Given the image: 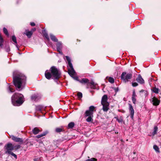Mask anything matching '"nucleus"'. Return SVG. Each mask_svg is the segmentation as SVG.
<instances>
[{
    "label": "nucleus",
    "mask_w": 161,
    "mask_h": 161,
    "mask_svg": "<svg viewBox=\"0 0 161 161\" xmlns=\"http://www.w3.org/2000/svg\"><path fill=\"white\" fill-rule=\"evenodd\" d=\"M13 81L17 90L21 91L25 87L26 77L19 71H15L13 74Z\"/></svg>",
    "instance_id": "nucleus-1"
},
{
    "label": "nucleus",
    "mask_w": 161,
    "mask_h": 161,
    "mask_svg": "<svg viewBox=\"0 0 161 161\" xmlns=\"http://www.w3.org/2000/svg\"><path fill=\"white\" fill-rule=\"evenodd\" d=\"M46 78L50 80L52 77L53 79H58L60 77V73L59 70L55 67L53 66L50 70H47L45 73Z\"/></svg>",
    "instance_id": "nucleus-2"
},
{
    "label": "nucleus",
    "mask_w": 161,
    "mask_h": 161,
    "mask_svg": "<svg viewBox=\"0 0 161 161\" xmlns=\"http://www.w3.org/2000/svg\"><path fill=\"white\" fill-rule=\"evenodd\" d=\"M11 98L12 103L14 106H20L24 102V96L21 94L16 93L12 96Z\"/></svg>",
    "instance_id": "nucleus-3"
},
{
    "label": "nucleus",
    "mask_w": 161,
    "mask_h": 161,
    "mask_svg": "<svg viewBox=\"0 0 161 161\" xmlns=\"http://www.w3.org/2000/svg\"><path fill=\"white\" fill-rule=\"evenodd\" d=\"M65 57L68 61V64L69 67V68L68 69L69 74L75 80H78V77H74L75 75V72L73 68L72 64L71 62V59L68 56H65Z\"/></svg>",
    "instance_id": "nucleus-4"
},
{
    "label": "nucleus",
    "mask_w": 161,
    "mask_h": 161,
    "mask_svg": "<svg viewBox=\"0 0 161 161\" xmlns=\"http://www.w3.org/2000/svg\"><path fill=\"white\" fill-rule=\"evenodd\" d=\"M108 97L107 95H104L102 97L101 103L103 105V109L104 111L107 112L109 109V103L107 101Z\"/></svg>",
    "instance_id": "nucleus-5"
},
{
    "label": "nucleus",
    "mask_w": 161,
    "mask_h": 161,
    "mask_svg": "<svg viewBox=\"0 0 161 161\" xmlns=\"http://www.w3.org/2000/svg\"><path fill=\"white\" fill-rule=\"evenodd\" d=\"M132 77V73H127L126 72H123L121 75V79L125 83H126L129 81Z\"/></svg>",
    "instance_id": "nucleus-6"
},
{
    "label": "nucleus",
    "mask_w": 161,
    "mask_h": 161,
    "mask_svg": "<svg viewBox=\"0 0 161 161\" xmlns=\"http://www.w3.org/2000/svg\"><path fill=\"white\" fill-rule=\"evenodd\" d=\"M82 84L87 83L88 85L90 84L91 88L92 89H96L97 84L95 83L93 81H92L91 82H89V80L86 78H83L81 80H78Z\"/></svg>",
    "instance_id": "nucleus-7"
},
{
    "label": "nucleus",
    "mask_w": 161,
    "mask_h": 161,
    "mask_svg": "<svg viewBox=\"0 0 161 161\" xmlns=\"http://www.w3.org/2000/svg\"><path fill=\"white\" fill-rule=\"evenodd\" d=\"M41 95L40 94H34L31 96V99L32 101H37L41 99Z\"/></svg>",
    "instance_id": "nucleus-8"
},
{
    "label": "nucleus",
    "mask_w": 161,
    "mask_h": 161,
    "mask_svg": "<svg viewBox=\"0 0 161 161\" xmlns=\"http://www.w3.org/2000/svg\"><path fill=\"white\" fill-rule=\"evenodd\" d=\"M6 149L7 150L6 152V153H8L9 152H11V151L14 150V147L13 146L12 144L9 143L7 144V145L5 146Z\"/></svg>",
    "instance_id": "nucleus-9"
},
{
    "label": "nucleus",
    "mask_w": 161,
    "mask_h": 161,
    "mask_svg": "<svg viewBox=\"0 0 161 161\" xmlns=\"http://www.w3.org/2000/svg\"><path fill=\"white\" fill-rule=\"evenodd\" d=\"M150 101L153 105L154 106L158 105L160 103V101L155 97H154L152 98L151 99Z\"/></svg>",
    "instance_id": "nucleus-10"
},
{
    "label": "nucleus",
    "mask_w": 161,
    "mask_h": 161,
    "mask_svg": "<svg viewBox=\"0 0 161 161\" xmlns=\"http://www.w3.org/2000/svg\"><path fill=\"white\" fill-rule=\"evenodd\" d=\"M57 50V51L59 52V53L62 54L63 53L61 51V50L62 48V43L61 42H57V43L56 44Z\"/></svg>",
    "instance_id": "nucleus-11"
},
{
    "label": "nucleus",
    "mask_w": 161,
    "mask_h": 161,
    "mask_svg": "<svg viewBox=\"0 0 161 161\" xmlns=\"http://www.w3.org/2000/svg\"><path fill=\"white\" fill-rule=\"evenodd\" d=\"M10 137L15 142L21 143L23 142V140L22 138L17 137L13 135H11L10 136Z\"/></svg>",
    "instance_id": "nucleus-12"
},
{
    "label": "nucleus",
    "mask_w": 161,
    "mask_h": 161,
    "mask_svg": "<svg viewBox=\"0 0 161 161\" xmlns=\"http://www.w3.org/2000/svg\"><path fill=\"white\" fill-rule=\"evenodd\" d=\"M129 110L130 112V117L132 119H133L134 114V110L133 108L132 105L129 104Z\"/></svg>",
    "instance_id": "nucleus-13"
},
{
    "label": "nucleus",
    "mask_w": 161,
    "mask_h": 161,
    "mask_svg": "<svg viewBox=\"0 0 161 161\" xmlns=\"http://www.w3.org/2000/svg\"><path fill=\"white\" fill-rule=\"evenodd\" d=\"M136 80L137 82L141 84L144 83V80L143 79L140 75H138L137 78L136 79Z\"/></svg>",
    "instance_id": "nucleus-14"
},
{
    "label": "nucleus",
    "mask_w": 161,
    "mask_h": 161,
    "mask_svg": "<svg viewBox=\"0 0 161 161\" xmlns=\"http://www.w3.org/2000/svg\"><path fill=\"white\" fill-rule=\"evenodd\" d=\"M11 39L12 41L14 42V44L15 45L16 47H17L18 50H19V48L18 47V45L17 44V42L16 40V38L14 35L12 36L11 37Z\"/></svg>",
    "instance_id": "nucleus-15"
},
{
    "label": "nucleus",
    "mask_w": 161,
    "mask_h": 161,
    "mask_svg": "<svg viewBox=\"0 0 161 161\" xmlns=\"http://www.w3.org/2000/svg\"><path fill=\"white\" fill-rule=\"evenodd\" d=\"M42 33L43 36L46 38L48 42H49L50 40V38L46 31L45 30H43Z\"/></svg>",
    "instance_id": "nucleus-16"
},
{
    "label": "nucleus",
    "mask_w": 161,
    "mask_h": 161,
    "mask_svg": "<svg viewBox=\"0 0 161 161\" xmlns=\"http://www.w3.org/2000/svg\"><path fill=\"white\" fill-rule=\"evenodd\" d=\"M136 95L135 93V91H134L133 92L132 95V101L133 103L134 104H135L136 99Z\"/></svg>",
    "instance_id": "nucleus-17"
},
{
    "label": "nucleus",
    "mask_w": 161,
    "mask_h": 161,
    "mask_svg": "<svg viewBox=\"0 0 161 161\" xmlns=\"http://www.w3.org/2000/svg\"><path fill=\"white\" fill-rule=\"evenodd\" d=\"M27 37L30 38H31L32 35L33 33L32 31H29L28 30H25V33Z\"/></svg>",
    "instance_id": "nucleus-18"
},
{
    "label": "nucleus",
    "mask_w": 161,
    "mask_h": 161,
    "mask_svg": "<svg viewBox=\"0 0 161 161\" xmlns=\"http://www.w3.org/2000/svg\"><path fill=\"white\" fill-rule=\"evenodd\" d=\"M85 117L89 116H93V112H91L90 110H87L85 112Z\"/></svg>",
    "instance_id": "nucleus-19"
},
{
    "label": "nucleus",
    "mask_w": 161,
    "mask_h": 161,
    "mask_svg": "<svg viewBox=\"0 0 161 161\" xmlns=\"http://www.w3.org/2000/svg\"><path fill=\"white\" fill-rule=\"evenodd\" d=\"M50 36L51 39L54 42H58V39L55 36L52 34H50Z\"/></svg>",
    "instance_id": "nucleus-20"
},
{
    "label": "nucleus",
    "mask_w": 161,
    "mask_h": 161,
    "mask_svg": "<svg viewBox=\"0 0 161 161\" xmlns=\"http://www.w3.org/2000/svg\"><path fill=\"white\" fill-rule=\"evenodd\" d=\"M44 109V107L42 105H38L36 107V110L37 111H41Z\"/></svg>",
    "instance_id": "nucleus-21"
},
{
    "label": "nucleus",
    "mask_w": 161,
    "mask_h": 161,
    "mask_svg": "<svg viewBox=\"0 0 161 161\" xmlns=\"http://www.w3.org/2000/svg\"><path fill=\"white\" fill-rule=\"evenodd\" d=\"M39 131V129L37 127L34 128L32 130V132L35 135L38 134Z\"/></svg>",
    "instance_id": "nucleus-22"
},
{
    "label": "nucleus",
    "mask_w": 161,
    "mask_h": 161,
    "mask_svg": "<svg viewBox=\"0 0 161 161\" xmlns=\"http://www.w3.org/2000/svg\"><path fill=\"white\" fill-rule=\"evenodd\" d=\"M158 130V128L157 126H156L154 127V130L152 133V134L153 136H154L157 134Z\"/></svg>",
    "instance_id": "nucleus-23"
},
{
    "label": "nucleus",
    "mask_w": 161,
    "mask_h": 161,
    "mask_svg": "<svg viewBox=\"0 0 161 161\" xmlns=\"http://www.w3.org/2000/svg\"><path fill=\"white\" fill-rule=\"evenodd\" d=\"M153 148L156 152L158 153L159 152V148L157 145H154L153 146Z\"/></svg>",
    "instance_id": "nucleus-24"
},
{
    "label": "nucleus",
    "mask_w": 161,
    "mask_h": 161,
    "mask_svg": "<svg viewBox=\"0 0 161 161\" xmlns=\"http://www.w3.org/2000/svg\"><path fill=\"white\" fill-rule=\"evenodd\" d=\"M86 119V121L87 122H90L92 121V118L93 117V116H89Z\"/></svg>",
    "instance_id": "nucleus-25"
},
{
    "label": "nucleus",
    "mask_w": 161,
    "mask_h": 161,
    "mask_svg": "<svg viewBox=\"0 0 161 161\" xmlns=\"http://www.w3.org/2000/svg\"><path fill=\"white\" fill-rule=\"evenodd\" d=\"M77 96H78V98L79 99H80L82 97V93L80 92H78L77 94Z\"/></svg>",
    "instance_id": "nucleus-26"
},
{
    "label": "nucleus",
    "mask_w": 161,
    "mask_h": 161,
    "mask_svg": "<svg viewBox=\"0 0 161 161\" xmlns=\"http://www.w3.org/2000/svg\"><path fill=\"white\" fill-rule=\"evenodd\" d=\"M74 122H70L68 124V127L69 128H72L74 126Z\"/></svg>",
    "instance_id": "nucleus-27"
},
{
    "label": "nucleus",
    "mask_w": 161,
    "mask_h": 161,
    "mask_svg": "<svg viewBox=\"0 0 161 161\" xmlns=\"http://www.w3.org/2000/svg\"><path fill=\"white\" fill-rule=\"evenodd\" d=\"M47 133L46 132H44L43 133H42V134H40V135L37 136H36V137L37 138H40V137H41L45 136L47 134Z\"/></svg>",
    "instance_id": "nucleus-28"
},
{
    "label": "nucleus",
    "mask_w": 161,
    "mask_h": 161,
    "mask_svg": "<svg viewBox=\"0 0 161 161\" xmlns=\"http://www.w3.org/2000/svg\"><path fill=\"white\" fill-rule=\"evenodd\" d=\"M3 31L4 33H5V35L8 36L9 35V34L8 31L7 30L5 27H4L3 28Z\"/></svg>",
    "instance_id": "nucleus-29"
},
{
    "label": "nucleus",
    "mask_w": 161,
    "mask_h": 161,
    "mask_svg": "<svg viewBox=\"0 0 161 161\" xmlns=\"http://www.w3.org/2000/svg\"><path fill=\"white\" fill-rule=\"evenodd\" d=\"M153 91L156 93H158L159 92V89L158 88L156 87H154L153 89Z\"/></svg>",
    "instance_id": "nucleus-30"
},
{
    "label": "nucleus",
    "mask_w": 161,
    "mask_h": 161,
    "mask_svg": "<svg viewBox=\"0 0 161 161\" xmlns=\"http://www.w3.org/2000/svg\"><path fill=\"white\" fill-rule=\"evenodd\" d=\"M94 108L95 107H94V106H91L89 108V109L88 110H90V111L91 112L93 113V111L94 110Z\"/></svg>",
    "instance_id": "nucleus-31"
},
{
    "label": "nucleus",
    "mask_w": 161,
    "mask_h": 161,
    "mask_svg": "<svg viewBox=\"0 0 161 161\" xmlns=\"http://www.w3.org/2000/svg\"><path fill=\"white\" fill-rule=\"evenodd\" d=\"M85 161H97V159L95 158H91L90 159H87Z\"/></svg>",
    "instance_id": "nucleus-32"
},
{
    "label": "nucleus",
    "mask_w": 161,
    "mask_h": 161,
    "mask_svg": "<svg viewBox=\"0 0 161 161\" xmlns=\"http://www.w3.org/2000/svg\"><path fill=\"white\" fill-rule=\"evenodd\" d=\"M108 81L110 82L113 83L114 82V80L113 78L110 77H109L108 79Z\"/></svg>",
    "instance_id": "nucleus-33"
},
{
    "label": "nucleus",
    "mask_w": 161,
    "mask_h": 161,
    "mask_svg": "<svg viewBox=\"0 0 161 161\" xmlns=\"http://www.w3.org/2000/svg\"><path fill=\"white\" fill-rule=\"evenodd\" d=\"M8 89V92H9L12 93V92H14V89L11 88L10 87V86H9Z\"/></svg>",
    "instance_id": "nucleus-34"
},
{
    "label": "nucleus",
    "mask_w": 161,
    "mask_h": 161,
    "mask_svg": "<svg viewBox=\"0 0 161 161\" xmlns=\"http://www.w3.org/2000/svg\"><path fill=\"white\" fill-rule=\"evenodd\" d=\"M8 154H9L11 155L12 156H14L15 158L16 159L17 158V155L12 152H9V153Z\"/></svg>",
    "instance_id": "nucleus-35"
},
{
    "label": "nucleus",
    "mask_w": 161,
    "mask_h": 161,
    "mask_svg": "<svg viewBox=\"0 0 161 161\" xmlns=\"http://www.w3.org/2000/svg\"><path fill=\"white\" fill-rule=\"evenodd\" d=\"M56 132H60L61 131H62V129H61V128H56Z\"/></svg>",
    "instance_id": "nucleus-36"
},
{
    "label": "nucleus",
    "mask_w": 161,
    "mask_h": 161,
    "mask_svg": "<svg viewBox=\"0 0 161 161\" xmlns=\"http://www.w3.org/2000/svg\"><path fill=\"white\" fill-rule=\"evenodd\" d=\"M20 147L19 145H17L14 147V149L17 150L19 149Z\"/></svg>",
    "instance_id": "nucleus-37"
},
{
    "label": "nucleus",
    "mask_w": 161,
    "mask_h": 161,
    "mask_svg": "<svg viewBox=\"0 0 161 161\" xmlns=\"http://www.w3.org/2000/svg\"><path fill=\"white\" fill-rule=\"evenodd\" d=\"M132 86L133 87H136L138 86V84L136 82H133L132 83Z\"/></svg>",
    "instance_id": "nucleus-38"
},
{
    "label": "nucleus",
    "mask_w": 161,
    "mask_h": 161,
    "mask_svg": "<svg viewBox=\"0 0 161 161\" xmlns=\"http://www.w3.org/2000/svg\"><path fill=\"white\" fill-rule=\"evenodd\" d=\"M116 120L119 123L121 122L122 121V119L121 118L119 119L117 118H116Z\"/></svg>",
    "instance_id": "nucleus-39"
},
{
    "label": "nucleus",
    "mask_w": 161,
    "mask_h": 161,
    "mask_svg": "<svg viewBox=\"0 0 161 161\" xmlns=\"http://www.w3.org/2000/svg\"><path fill=\"white\" fill-rule=\"evenodd\" d=\"M36 28H33L32 29L31 31H32V33H33V32H34V31H36Z\"/></svg>",
    "instance_id": "nucleus-40"
},
{
    "label": "nucleus",
    "mask_w": 161,
    "mask_h": 161,
    "mask_svg": "<svg viewBox=\"0 0 161 161\" xmlns=\"http://www.w3.org/2000/svg\"><path fill=\"white\" fill-rule=\"evenodd\" d=\"M30 25L31 26H33L35 25V24L34 22H31L30 23Z\"/></svg>",
    "instance_id": "nucleus-41"
},
{
    "label": "nucleus",
    "mask_w": 161,
    "mask_h": 161,
    "mask_svg": "<svg viewBox=\"0 0 161 161\" xmlns=\"http://www.w3.org/2000/svg\"><path fill=\"white\" fill-rule=\"evenodd\" d=\"M10 49L9 47H8L6 49V51L7 52H9L10 51Z\"/></svg>",
    "instance_id": "nucleus-42"
},
{
    "label": "nucleus",
    "mask_w": 161,
    "mask_h": 161,
    "mask_svg": "<svg viewBox=\"0 0 161 161\" xmlns=\"http://www.w3.org/2000/svg\"><path fill=\"white\" fill-rule=\"evenodd\" d=\"M114 90H115V92H117L118 91V89L117 88H114Z\"/></svg>",
    "instance_id": "nucleus-43"
},
{
    "label": "nucleus",
    "mask_w": 161,
    "mask_h": 161,
    "mask_svg": "<svg viewBox=\"0 0 161 161\" xmlns=\"http://www.w3.org/2000/svg\"><path fill=\"white\" fill-rule=\"evenodd\" d=\"M144 91L143 90H141V91H140V92H143Z\"/></svg>",
    "instance_id": "nucleus-44"
},
{
    "label": "nucleus",
    "mask_w": 161,
    "mask_h": 161,
    "mask_svg": "<svg viewBox=\"0 0 161 161\" xmlns=\"http://www.w3.org/2000/svg\"><path fill=\"white\" fill-rule=\"evenodd\" d=\"M134 153V154H135V152H134V153Z\"/></svg>",
    "instance_id": "nucleus-45"
}]
</instances>
